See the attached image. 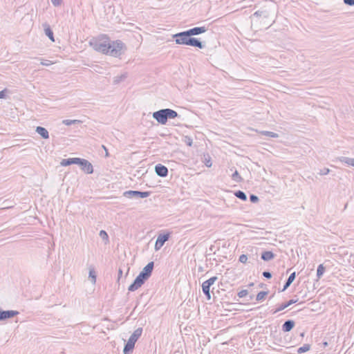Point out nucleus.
Masks as SVG:
<instances>
[{
    "mask_svg": "<svg viewBox=\"0 0 354 354\" xmlns=\"http://www.w3.org/2000/svg\"><path fill=\"white\" fill-rule=\"evenodd\" d=\"M234 195L239 199L242 201H246L247 200V196L245 193L243 191L238 190L234 193Z\"/></svg>",
    "mask_w": 354,
    "mask_h": 354,
    "instance_id": "24",
    "label": "nucleus"
},
{
    "mask_svg": "<svg viewBox=\"0 0 354 354\" xmlns=\"http://www.w3.org/2000/svg\"><path fill=\"white\" fill-rule=\"evenodd\" d=\"M102 148H103V149L104 150V152H105V157H109V151H108L107 148H106L104 145H102Z\"/></svg>",
    "mask_w": 354,
    "mask_h": 354,
    "instance_id": "45",
    "label": "nucleus"
},
{
    "mask_svg": "<svg viewBox=\"0 0 354 354\" xmlns=\"http://www.w3.org/2000/svg\"><path fill=\"white\" fill-rule=\"evenodd\" d=\"M274 254L271 251H265L261 254V259L265 261H268L274 258Z\"/></svg>",
    "mask_w": 354,
    "mask_h": 354,
    "instance_id": "19",
    "label": "nucleus"
},
{
    "mask_svg": "<svg viewBox=\"0 0 354 354\" xmlns=\"http://www.w3.org/2000/svg\"><path fill=\"white\" fill-rule=\"evenodd\" d=\"M298 301V299H290L287 302H285V303H283L281 304V305H279V306L273 311L272 314H275L277 313V312H279L281 310H284L285 308H288V306H290V305L292 304H294L295 303H297Z\"/></svg>",
    "mask_w": 354,
    "mask_h": 354,
    "instance_id": "13",
    "label": "nucleus"
},
{
    "mask_svg": "<svg viewBox=\"0 0 354 354\" xmlns=\"http://www.w3.org/2000/svg\"><path fill=\"white\" fill-rule=\"evenodd\" d=\"M272 23H271V24H268V26H267V28H269V27H270V26H272Z\"/></svg>",
    "mask_w": 354,
    "mask_h": 354,
    "instance_id": "47",
    "label": "nucleus"
},
{
    "mask_svg": "<svg viewBox=\"0 0 354 354\" xmlns=\"http://www.w3.org/2000/svg\"><path fill=\"white\" fill-rule=\"evenodd\" d=\"M210 287L211 286L207 284L205 281L202 284L203 292L205 295L207 300H209L211 299Z\"/></svg>",
    "mask_w": 354,
    "mask_h": 354,
    "instance_id": "20",
    "label": "nucleus"
},
{
    "mask_svg": "<svg viewBox=\"0 0 354 354\" xmlns=\"http://www.w3.org/2000/svg\"><path fill=\"white\" fill-rule=\"evenodd\" d=\"M344 3L349 6H354V0H344Z\"/></svg>",
    "mask_w": 354,
    "mask_h": 354,
    "instance_id": "44",
    "label": "nucleus"
},
{
    "mask_svg": "<svg viewBox=\"0 0 354 354\" xmlns=\"http://www.w3.org/2000/svg\"><path fill=\"white\" fill-rule=\"evenodd\" d=\"M310 344H304L302 346L299 347L298 349H297V353L299 354H301V353H305V352H307L310 350Z\"/></svg>",
    "mask_w": 354,
    "mask_h": 354,
    "instance_id": "26",
    "label": "nucleus"
},
{
    "mask_svg": "<svg viewBox=\"0 0 354 354\" xmlns=\"http://www.w3.org/2000/svg\"><path fill=\"white\" fill-rule=\"evenodd\" d=\"M89 278L91 279V281L93 283H95L96 281V274L95 270L93 269H90L89 270Z\"/></svg>",
    "mask_w": 354,
    "mask_h": 354,
    "instance_id": "30",
    "label": "nucleus"
},
{
    "mask_svg": "<svg viewBox=\"0 0 354 354\" xmlns=\"http://www.w3.org/2000/svg\"><path fill=\"white\" fill-rule=\"evenodd\" d=\"M77 160H78V158H66V159H62L60 162V165L64 167L69 166L73 164L76 165L77 162Z\"/></svg>",
    "mask_w": 354,
    "mask_h": 354,
    "instance_id": "17",
    "label": "nucleus"
},
{
    "mask_svg": "<svg viewBox=\"0 0 354 354\" xmlns=\"http://www.w3.org/2000/svg\"><path fill=\"white\" fill-rule=\"evenodd\" d=\"M154 267L153 261L148 263L129 286L128 290L133 292L140 288L145 282L151 277Z\"/></svg>",
    "mask_w": 354,
    "mask_h": 354,
    "instance_id": "2",
    "label": "nucleus"
},
{
    "mask_svg": "<svg viewBox=\"0 0 354 354\" xmlns=\"http://www.w3.org/2000/svg\"><path fill=\"white\" fill-rule=\"evenodd\" d=\"M44 32L51 41H55L53 31L48 24H43Z\"/></svg>",
    "mask_w": 354,
    "mask_h": 354,
    "instance_id": "15",
    "label": "nucleus"
},
{
    "mask_svg": "<svg viewBox=\"0 0 354 354\" xmlns=\"http://www.w3.org/2000/svg\"><path fill=\"white\" fill-rule=\"evenodd\" d=\"M169 239V234H160L156 241L154 249L156 251L159 250Z\"/></svg>",
    "mask_w": 354,
    "mask_h": 354,
    "instance_id": "8",
    "label": "nucleus"
},
{
    "mask_svg": "<svg viewBox=\"0 0 354 354\" xmlns=\"http://www.w3.org/2000/svg\"><path fill=\"white\" fill-rule=\"evenodd\" d=\"M187 46L197 47L200 49H203L205 46V45L198 39L192 37V36L189 37Z\"/></svg>",
    "mask_w": 354,
    "mask_h": 354,
    "instance_id": "11",
    "label": "nucleus"
},
{
    "mask_svg": "<svg viewBox=\"0 0 354 354\" xmlns=\"http://www.w3.org/2000/svg\"><path fill=\"white\" fill-rule=\"evenodd\" d=\"M340 162H344L348 165L354 166V158H349L347 157H339L338 158Z\"/></svg>",
    "mask_w": 354,
    "mask_h": 354,
    "instance_id": "21",
    "label": "nucleus"
},
{
    "mask_svg": "<svg viewBox=\"0 0 354 354\" xmlns=\"http://www.w3.org/2000/svg\"><path fill=\"white\" fill-rule=\"evenodd\" d=\"M232 178L236 183H240L243 181V178L240 176L236 170H235V171L232 174Z\"/></svg>",
    "mask_w": 354,
    "mask_h": 354,
    "instance_id": "23",
    "label": "nucleus"
},
{
    "mask_svg": "<svg viewBox=\"0 0 354 354\" xmlns=\"http://www.w3.org/2000/svg\"><path fill=\"white\" fill-rule=\"evenodd\" d=\"M268 292L267 291H261V292H259L257 294V298H256V299H257V301H261V300H263V299L265 298V297L268 295Z\"/></svg>",
    "mask_w": 354,
    "mask_h": 354,
    "instance_id": "29",
    "label": "nucleus"
},
{
    "mask_svg": "<svg viewBox=\"0 0 354 354\" xmlns=\"http://www.w3.org/2000/svg\"><path fill=\"white\" fill-rule=\"evenodd\" d=\"M185 142L187 144V145L191 147L192 145V139L189 136H185Z\"/></svg>",
    "mask_w": 354,
    "mask_h": 354,
    "instance_id": "37",
    "label": "nucleus"
},
{
    "mask_svg": "<svg viewBox=\"0 0 354 354\" xmlns=\"http://www.w3.org/2000/svg\"><path fill=\"white\" fill-rule=\"evenodd\" d=\"M259 197L254 194H251L250 196V201L252 202V203H257L259 201Z\"/></svg>",
    "mask_w": 354,
    "mask_h": 354,
    "instance_id": "35",
    "label": "nucleus"
},
{
    "mask_svg": "<svg viewBox=\"0 0 354 354\" xmlns=\"http://www.w3.org/2000/svg\"><path fill=\"white\" fill-rule=\"evenodd\" d=\"M295 277H296L295 272L291 273L290 275L289 276V277L288 278V279L286 280V281L283 286V288L281 290V292L285 291L291 285V283L294 281V280L295 279Z\"/></svg>",
    "mask_w": 354,
    "mask_h": 354,
    "instance_id": "18",
    "label": "nucleus"
},
{
    "mask_svg": "<svg viewBox=\"0 0 354 354\" xmlns=\"http://www.w3.org/2000/svg\"><path fill=\"white\" fill-rule=\"evenodd\" d=\"M189 37L191 36L187 30L178 32L173 35V38L175 39L176 44L183 45H187Z\"/></svg>",
    "mask_w": 354,
    "mask_h": 354,
    "instance_id": "6",
    "label": "nucleus"
},
{
    "mask_svg": "<svg viewBox=\"0 0 354 354\" xmlns=\"http://www.w3.org/2000/svg\"><path fill=\"white\" fill-rule=\"evenodd\" d=\"M248 294V291L247 290H242L238 292V296L240 298L245 297Z\"/></svg>",
    "mask_w": 354,
    "mask_h": 354,
    "instance_id": "36",
    "label": "nucleus"
},
{
    "mask_svg": "<svg viewBox=\"0 0 354 354\" xmlns=\"http://www.w3.org/2000/svg\"><path fill=\"white\" fill-rule=\"evenodd\" d=\"M51 2L54 6H59L62 4V0H51Z\"/></svg>",
    "mask_w": 354,
    "mask_h": 354,
    "instance_id": "38",
    "label": "nucleus"
},
{
    "mask_svg": "<svg viewBox=\"0 0 354 354\" xmlns=\"http://www.w3.org/2000/svg\"><path fill=\"white\" fill-rule=\"evenodd\" d=\"M62 123L66 126H70L72 124H80L82 123V121L79 120H64Z\"/></svg>",
    "mask_w": 354,
    "mask_h": 354,
    "instance_id": "22",
    "label": "nucleus"
},
{
    "mask_svg": "<svg viewBox=\"0 0 354 354\" xmlns=\"http://www.w3.org/2000/svg\"><path fill=\"white\" fill-rule=\"evenodd\" d=\"M52 64V62L49 60H43L41 62V64L43 66H49Z\"/></svg>",
    "mask_w": 354,
    "mask_h": 354,
    "instance_id": "43",
    "label": "nucleus"
},
{
    "mask_svg": "<svg viewBox=\"0 0 354 354\" xmlns=\"http://www.w3.org/2000/svg\"><path fill=\"white\" fill-rule=\"evenodd\" d=\"M35 131L44 139H48L49 138L48 131L43 127H37Z\"/></svg>",
    "mask_w": 354,
    "mask_h": 354,
    "instance_id": "16",
    "label": "nucleus"
},
{
    "mask_svg": "<svg viewBox=\"0 0 354 354\" xmlns=\"http://www.w3.org/2000/svg\"><path fill=\"white\" fill-rule=\"evenodd\" d=\"M261 133L263 136H269L271 138H278L279 135L274 132L268 131H263Z\"/></svg>",
    "mask_w": 354,
    "mask_h": 354,
    "instance_id": "28",
    "label": "nucleus"
},
{
    "mask_svg": "<svg viewBox=\"0 0 354 354\" xmlns=\"http://www.w3.org/2000/svg\"><path fill=\"white\" fill-rule=\"evenodd\" d=\"M19 312L17 310H3L0 308V321H4L6 319L14 317L17 315Z\"/></svg>",
    "mask_w": 354,
    "mask_h": 354,
    "instance_id": "9",
    "label": "nucleus"
},
{
    "mask_svg": "<svg viewBox=\"0 0 354 354\" xmlns=\"http://www.w3.org/2000/svg\"><path fill=\"white\" fill-rule=\"evenodd\" d=\"M205 157V165L207 167H210L212 166V161H211V158L209 157V155H207V158H206L205 156H204Z\"/></svg>",
    "mask_w": 354,
    "mask_h": 354,
    "instance_id": "32",
    "label": "nucleus"
},
{
    "mask_svg": "<svg viewBox=\"0 0 354 354\" xmlns=\"http://www.w3.org/2000/svg\"><path fill=\"white\" fill-rule=\"evenodd\" d=\"M76 165H78L81 169L88 174H91L93 172L92 164L86 159L78 158Z\"/></svg>",
    "mask_w": 354,
    "mask_h": 354,
    "instance_id": "7",
    "label": "nucleus"
},
{
    "mask_svg": "<svg viewBox=\"0 0 354 354\" xmlns=\"http://www.w3.org/2000/svg\"><path fill=\"white\" fill-rule=\"evenodd\" d=\"M239 261L242 263H245L248 261V257L245 254H241L239 257Z\"/></svg>",
    "mask_w": 354,
    "mask_h": 354,
    "instance_id": "34",
    "label": "nucleus"
},
{
    "mask_svg": "<svg viewBox=\"0 0 354 354\" xmlns=\"http://www.w3.org/2000/svg\"><path fill=\"white\" fill-rule=\"evenodd\" d=\"M330 170L328 168H324L323 169L320 170L319 174L320 175H326L329 173Z\"/></svg>",
    "mask_w": 354,
    "mask_h": 354,
    "instance_id": "41",
    "label": "nucleus"
},
{
    "mask_svg": "<svg viewBox=\"0 0 354 354\" xmlns=\"http://www.w3.org/2000/svg\"><path fill=\"white\" fill-rule=\"evenodd\" d=\"M125 77H126V76H125L124 75H121V76H120V77H116L115 78L114 82H115V83H118L120 80H122L124 79Z\"/></svg>",
    "mask_w": 354,
    "mask_h": 354,
    "instance_id": "42",
    "label": "nucleus"
},
{
    "mask_svg": "<svg viewBox=\"0 0 354 354\" xmlns=\"http://www.w3.org/2000/svg\"><path fill=\"white\" fill-rule=\"evenodd\" d=\"M100 236L103 240H108L109 236L108 234L104 230H101L100 232Z\"/></svg>",
    "mask_w": 354,
    "mask_h": 354,
    "instance_id": "33",
    "label": "nucleus"
},
{
    "mask_svg": "<svg viewBox=\"0 0 354 354\" xmlns=\"http://www.w3.org/2000/svg\"><path fill=\"white\" fill-rule=\"evenodd\" d=\"M324 272H325V267L322 264L319 265L317 267V278L320 279L322 277V275L324 274Z\"/></svg>",
    "mask_w": 354,
    "mask_h": 354,
    "instance_id": "25",
    "label": "nucleus"
},
{
    "mask_svg": "<svg viewBox=\"0 0 354 354\" xmlns=\"http://www.w3.org/2000/svg\"><path fill=\"white\" fill-rule=\"evenodd\" d=\"M150 192H140V191H134V190H129L126 191L123 193V196L128 198H147L150 196Z\"/></svg>",
    "mask_w": 354,
    "mask_h": 354,
    "instance_id": "5",
    "label": "nucleus"
},
{
    "mask_svg": "<svg viewBox=\"0 0 354 354\" xmlns=\"http://www.w3.org/2000/svg\"><path fill=\"white\" fill-rule=\"evenodd\" d=\"M206 30H207V28L205 26L195 27V28L187 30L190 36L198 35L204 33L206 32Z\"/></svg>",
    "mask_w": 354,
    "mask_h": 354,
    "instance_id": "14",
    "label": "nucleus"
},
{
    "mask_svg": "<svg viewBox=\"0 0 354 354\" xmlns=\"http://www.w3.org/2000/svg\"><path fill=\"white\" fill-rule=\"evenodd\" d=\"M142 333V328H138L134 330V332L132 333V335L129 338L127 342L125 344L124 349H123V354H130L133 352V350L135 346V344L137 342V340L139 339V337L141 336Z\"/></svg>",
    "mask_w": 354,
    "mask_h": 354,
    "instance_id": "4",
    "label": "nucleus"
},
{
    "mask_svg": "<svg viewBox=\"0 0 354 354\" xmlns=\"http://www.w3.org/2000/svg\"><path fill=\"white\" fill-rule=\"evenodd\" d=\"M155 172L158 176L164 178L168 175V169L162 164H158L155 166Z\"/></svg>",
    "mask_w": 354,
    "mask_h": 354,
    "instance_id": "10",
    "label": "nucleus"
},
{
    "mask_svg": "<svg viewBox=\"0 0 354 354\" xmlns=\"http://www.w3.org/2000/svg\"><path fill=\"white\" fill-rule=\"evenodd\" d=\"M295 326V321L292 319H288L286 320L282 325L281 329L283 332H290L291 330L293 329V328Z\"/></svg>",
    "mask_w": 354,
    "mask_h": 354,
    "instance_id": "12",
    "label": "nucleus"
},
{
    "mask_svg": "<svg viewBox=\"0 0 354 354\" xmlns=\"http://www.w3.org/2000/svg\"><path fill=\"white\" fill-rule=\"evenodd\" d=\"M254 17H261L263 16L265 18H268L269 15L266 11L257 10L253 14Z\"/></svg>",
    "mask_w": 354,
    "mask_h": 354,
    "instance_id": "27",
    "label": "nucleus"
},
{
    "mask_svg": "<svg viewBox=\"0 0 354 354\" xmlns=\"http://www.w3.org/2000/svg\"><path fill=\"white\" fill-rule=\"evenodd\" d=\"M263 276L266 279H270L272 277V273L269 271H264L263 272Z\"/></svg>",
    "mask_w": 354,
    "mask_h": 354,
    "instance_id": "39",
    "label": "nucleus"
},
{
    "mask_svg": "<svg viewBox=\"0 0 354 354\" xmlns=\"http://www.w3.org/2000/svg\"><path fill=\"white\" fill-rule=\"evenodd\" d=\"M122 269H119L118 270V279L122 277Z\"/></svg>",
    "mask_w": 354,
    "mask_h": 354,
    "instance_id": "46",
    "label": "nucleus"
},
{
    "mask_svg": "<svg viewBox=\"0 0 354 354\" xmlns=\"http://www.w3.org/2000/svg\"><path fill=\"white\" fill-rule=\"evenodd\" d=\"M8 93L7 89H3L0 91V98L3 99L6 96V93Z\"/></svg>",
    "mask_w": 354,
    "mask_h": 354,
    "instance_id": "40",
    "label": "nucleus"
},
{
    "mask_svg": "<svg viewBox=\"0 0 354 354\" xmlns=\"http://www.w3.org/2000/svg\"><path fill=\"white\" fill-rule=\"evenodd\" d=\"M217 279H218V277H216V276H214V277H212L209 278V279H207V280L205 281V282L207 284H208V285H209V286H212V285L214 283V282H215Z\"/></svg>",
    "mask_w": 354,
    "mask_h": 354,
    "instance_id": "31",
    "label": "nucleus"
},
{
    "mask_svg": "<svg viewBox=\"0 0 354 354\" xmlns=\"http://www.w3.org/2000/svg\"><path fill=\"white\" fill-rule=\"evenodd\" d=\"M89 45L95 51L114 57H120L127 49L125 44L121 40L111 41L106 35H101L97 38L91 39Z\"/></svg>",
    "mask_w": 354,
    "mask_h": 354,
    "instance_id": "1",
    "label": "nucleus"
},
{
    "mask_svg": "<svg viewBox=\"0 0 354 354\" xmlns=\"http://www.w3.org/2000/svg\"><path fill=\"white\" fill-rule=\"evenodd\" d=\"M179 116L176 111L171 109H162L153 113V118L161 124H165L169 119Z\"/></svg>",
    "mask_w": 354,
    "mask_h": 354,
    "instance_id": "3",
    "label": "nucleus"
}]
</instances>
